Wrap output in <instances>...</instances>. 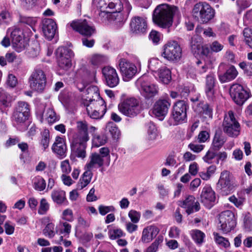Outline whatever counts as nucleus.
I'll return each mask as SVG.
<instances>
[{
	"label": "nucleus",
	"instance_id": "48",
	"mask_svg": "<svg viewBox=\"0 0 252 252\" xmlns=\"http://www.w3.org/2000/svg\"><path fill=\"white\" fill-rule=\"evenodd\" d=\"M60 233L64 235H69L71 230V225L66 222L60 221L58 226Z\"/></svg>",
	"mask_w": 252,
	"mask_h": 252
},
{
	"label": "nucleus",
	"instance_id": "22",
	"mask_svg": "<svg viewBox=\"0 0 252 252\" xmlns=\"http://www.w3.org/2000/svg\"><path fill=\"white\" fill-rule=\"evenodd\" d=\"M171 103L167 99H159L154 104L153 114L160 120H162L167 115Z\"/></svg>",
	"mask_w": 252,
	"mask_h": 252
},
{
	"label": "nucleus",
	"instance_id": "5",
	"mask_svg": "<svg viewBox=\"0 0 252 252\" xmlns=\"http://www.w3.org/2000/svg\"><path fill=\"white\" fill-rule=\"evenodd\" d=\"M187 105L183 100L178 101L173 105L171 116L167 121L168 125L177 126L187 121Z\"/></svg>",
	"mask_w": 252,
	"mask_h": 252
},
{
	"label": "nucleus",
	"instance_id": "47",
	"mask_svg": "<svg viewBox=\"0 0 252 252\" xmlns=\"http://www.w3.org/2000/svg\"><path fill=\"white\" fill-rule=\"evenodd\" d=\"M158 232L159 229L157 226L150 225L143 229L142 236H156Z\"/></svg>",
	"mask_w": 252,
	"mask_h": 252
},
{
	"label": "nucleus",
	"instance_id": "15",
	"mask_svg": "<svg viewBox=\"0 0 252 252\" xmlns=\"http://www.w3.org/2000/svg\"><path fill=\"white\" fill-rule=\"evenodd\" d=\"M249 90L243 86L235 84L230 89V95L233 101L238 105H241L250 97Z\"/></svg>",
	"mask_w": 252,
	"mask_h": 252
},
{
	"label": "nucleus",
	"instance_id": "35",
	"mask_svg": "<svg viewBox=\"0 0 252 252\" xmlns=\"http://www.w3.org/2000/svg\"><path fill=\"white\" fill-rule=\"evenodd\" d=\"M51 198L53 202L58 205L63 204L66 200L65 191L60 189H54L52 192Z\"/></svg>",
	"mask_w": 252,
	"mask_h": 252
},
{
	"label": "nucleus",
	"instance_id": "11",
	"mask_svg": "<svg viewBox=\"0 0 252 252\" xmlns=\"http://www.w3.org/2000/svg\"><path fill=\"white\" fill-rule=\"evenodd\" d=\"M218 227L224 233L233 230L236 225L234 213L229 210L221 212L219 216Z\"/></svg>",
	"mask_w": 252,
	"mask_h": 252
},
{
	"label": "nucleus",
	"instance_id": "64",
	"mask_svg": "<svg viewBox=\"0 0 252 252\" xmlns=\"http://www.w3.org/2000/svg\"><path fill=\"white\" fill-rule=\"evenodd\" d=\"M4 227L6 234L11 235L13 233L15 229V226L14 224L12 223L11 221H6L4 224Z\"/></svg>",
	"mask_w": 252,
	"mask_h": 252
},
{
	"label": "nucleus",
	"instance_id": "45",
	"mask_svg": "<svg viewBox=\"0 0 252 252\" xmlns=\"http://www.w3.org/2000/svg\"><path fill=\"white\" fill-rule=\"evenodd\" d=\"M12 100V97L11 96L2 89L0 88V102L3 105L8 106Z\"/></svg>",
	"mask_w": 252,
	"mask_h": 252
},
{
	"label": "nucleus",
	"instance_id": "23",
	"mask_svg": "<svg viewBox=\"0 0 252 252\" xmlns=\"http://www.w3.org/2000/svg\"><path fill=\"white\" fill-rule=\"evenodd\" d=\"M102 71L106 83L108 86L113 88L118 85L120 80L114 68L109 66H105Z\"/></svg>",
	"mask_w": 252,
	"mask_h": 252
},
{
	"label": "nucleus",
	"instance_id": "17",
	"mask_svg": "<svg viewBox=\"0 0 252 252\" xmlns=\"http://www.w3.org/2000/svg\"><path fill=\"white\" fill-rule=\"evenodd\" d=\"M59 67L63 70H67L71 66V58L73 56L72 51L68 48L60 47L56 51Z\"/></svg>",
	"mask_w": 252,
	"mask_h": 252
},
{
	"label": "nucleus",
	"instance_id": "58",
	"mask_svg": "<svg viewBox=\"0 0 252 252\" xmlns=\"http://www.w3.org/2000/svg\"><path fill=\"white\" fill-rule=\"evenodd\" d=\"M36 0H20V5L23 8L29 10L35 4Z\"/></svg>",
	"mask_w": 252,
	"mask_h": 252
},
{
	"label": "nucleus",
	"instance_id": "53",
	"mask_svg": "<svg viewBox=\"0 0 252 252\" xmlns=\"http://www.w3.org/2000/svg\"><path fill=\"white\" fill-rule=\"evenodd\" d=\"M61 218L63 220L67 221H72L73 220L72 210L69 208L64 210L62 213Z\"/></svg>",
	"mask_w": 252,
	"mask_h": 252
},
{
	"label": "nucleus",
	"instance_id": "43",
	"mask_svg": "<svg viewBox=\"0 0 252 252\" xmlns=\"http://www.w3.org/2000/svg\"><path fill=\"white\" fill-rule=\"evenodd\" d=\"M225 142L224 137L219 134H216L213 140L211 148L218 150L220 149Z\"/></svg>",
	"mask_w": 252,
	"mask_h": 252
},
{
	"label": "nucleus",
	"instance_id": "38",
	"mask_svg": "<svg viewBox=\"0 0 252 252\" xmlns=\"http://www.w3.org/2000/svg\"><path fill=\"white\" fill-rule=\"evenodd\" d=\"M107 57L104 55L101 54H94L91 56L90 62L93 65L95 66H98L99 65L105 63L107 61Z\"/></svg>",
	"mask_w": 252,
	"mask_h": 252
},
{
	"label": "nucleus",
	"instance_id": "41",
	"mask_svg": "<svg viewBox=\"0 0 252 252\" xmlns=\"http://www.w3.org/2000/svg\"><path fill=\"white\" fill-rule=\"evenodd\" d=\"M77 127L79 130V132L77 134L75 138L81 139V138L83 137L85 134L87 136H89L87 133V124L85 121L78 122L77 123Z\"/></svg>",
	"mask_w": 252,
	"mask_h": 252
},
{
	"label": "nucleus",
	"instance_id": "61",
	"mask_svg": "<svg viewBox=\"0 0 252 252\" xmlns=\"http://www.w3.org/2000/svg\"><path fill=\"white\" fill-rule=\"evenodd\" d=\"M210 49L212 52H219L223 48V45L217 41L213 42L210 46Z\"/></svg>",
	"mask_w": 252,
	"mask_h": 252
},
{
	"label": "nucleus",
	"instance_id": "30",
	"mask_svg": "<svg viewBox=\"0 0 252 252\" xmlns=\"http://www.w3.org/2000/svg\"><path fill=\"white\" fill-rule=\"evenodd\" d=\"M216 84L215 75L210 73L206 76L205 86V93L209 99H212L215 94Z\"/></svg>",
	"mask_w": 252,
	"mask_h": 252
},
{
	"label": "nucleus",
	"instance_id": "21",
	"mask_svg": "<svg viewBox=\"0 0 252 252\" xmlns=\"http://www.w3.org/2000/svg\"><path fill=\"white\" fill-rule=\"evenodd\" d=\"M201 201L207 208L210 209L215 203L216 195L211 186L206 185L203 188L201 195Z\"/></svg>",
	"mask_w": 252,
	"mask_h": 252
},
{
	"label": "nucleus",
	"instance_id": "12",
	"mask_svg": "<svg viewBox=\"0 0 252 252\" xmlns=\"http://www.w3.org/2000/svg\"><path fill=\"white\" fill-rule=\"evenodd\" d=\"M223 130L229 136L232 137H236L240 134V124L236 120L231 111H229L224 118Z\"/></svg>",
	"mask_w": 252,
	"mask_h": 252
},
{
	"label": "nucleus",
	"instance_id": "14",
	"mask_svg": "<svg viewBox=\"0 0 252 252\" xmlns=\"http://www.w3.org/2000/svg\"><path fill=\"white\" fill-rule=\"evenodd\" d=\"M89 140V137L84 135L81 139L74 138L71 145V155L70 158L72 159L74 157L84 159L86 157V149L87 146V142Z\"/></svg>",
	"mask_w": 252,
	"mask_h": 252
},
{
	"label": "nucleus",
	"instance_id": "24",
	"mask_svg": "<svg viewBox=\"0 0 252 252\" xmlns=\"http://www.w3.org/2000/svg\"><path fill=\"white\" fill-rule=\"evenodd\" d=\"M160 83L168 84L171 81V70L165 65H162L153 75Z\"/></svg>",
	"mask_w": 252,
	"mask_h": 252
},
{
	"label": "nucleus",
	"instance_id": "7",
	"mask_svg": "<svg viewBox=\"0 0 252 252\" xmlns=\"http://www.w3.org/2000/svg\"><path fill=\"white\" fill-rule=\"evenodd\" d=\"M118 110L124 115L134 118L141 111L139 100L134 97L127 98L119 104Z\"/></svg>",
	"mask_w": 252,
	"mask_h": 252
},
{
	"label": "nucleus",
	"instance_id": "46",
	"mask_svg": "<svg viewBox=\"0 0 252 252\" xmlns=\"http://www.w3.org/2000/svg\"><path fill=\"white\" fill-rule=\"evenodd\" d=\"M50 142V134L48 130H44L42 133L40 144L42 147V150L45 151L48 148Z\"/></svg>",
	"mask_w": 252,
	"mask_h": 252
},
{
	"label": "nucleus",
	"instance_id": "31",
	"mask_svg": "<svg viewBox=\"0 0 252 252\" xmlns=\"http://www.w3.org/2000/svg\"><path fill=\"white\" fill-rule=\"evenodd\" d=\"M238 72L234 66H230L224 73L219 72L218 76L222 83L228 82L234 80L238 75Z\"/></svg>",
	"mask_w": 252,
	"mask_h": 252
},
{
	"label": "nucleus",
	"instance_id": "29",
	"mask_svg": "<svg viewBox=\"0 0 252 252\" xmlns=\"http://www.w3.org/2000/svg\"><path fill=\"white\" fill-rule=\"evenodd\" d=\"M89 160L85 166V169L91 171L102 166L104 164V159L97 153H92L89 157Z\"/></svg>",
	"mask_w": 252,
	"mask_h": 252
},
{
	"label": "nucleus",
	"instance_id": "19",
	"mask_svg": "<svg viewBox=\"0 0 252 252\" xmlns=\"http://www.w3.org/2000/svg\"><path fill=\"white\" fill-rule=\"evenodd\" d=\"M70 26L81 34L90 36L95 32V28L93 24L86 20H78L70 23Z\"/></svg>",
	"mask_w": 252,
	"mask_h": 252
},
{
	"label": "nucleus",
	"instance_id": "51",
	"mask_svg": "<svg viewBox=\"0 0 252 252\" xmlns=\"http://www.w3.org/2000/svg\"><path fill=\"white\" fill-rule=\"evenodd\" d=\"M128 217L133 223H138L141 218V213L135 210H130L128 213Z\"/></svg>",
	"mask_w": 252,
	"mask_h": 252
},
{
	"label": "nucleus",
	"instance_id": "40",
	"mask_svg": "<svg viewBox=\"0 0 252 252\" xmlns=\"http://www.w3.org/2000/svg\"><path fill=\"white\" fill-rule=\"evenodd\" d=\"M107 140V137L104 134H94L93 136L92 140L93 146L95 147H98L100 146L104 145L106 143Z\"/></svg>",
	"mask_w": 252,
	"mask_h": 252
},
{
	"label": "nucleus",
	"instance_id": "2",
	"mask_svg": "<svg viewBox=\"0 0 252 252\" xmlns=\"http://www.w3.org/2000/svg\"><path fill=\"white\" fill-rule=\"evenodd\" d=\"M178 12V9L175 6L166 3L159 4L153 11V21L160 28H169L173 24L174 16Z\"/></svg>",
	"mask_w": 252,
	"mask_h": 252
},
{
	"label": "nucleus",
	"instance_id": "49",
	"mask_svg": "<svg viewBox=\"0 0 252 252\" xmlns=\"http://www.w3.org/2000/svg\"><path fill=\"white\" fill-rule=\"evenodd\" d=\"M50 204L47 200L43 198L40 200L38 213L40 215H45L49 210Z\"/></svg>",
	"mask_w": 252,
	"mask_h": 252
},
{
	"label": "nucleus",
	"instance_id": "9",
	"mask_svg": "<svg viewBox=\"0 0 252 252\" xmlns=\"http://www.w3.org/2000/svg\"><path fill=\"white\" fill-rule=\"evenodd\" d=\"M161 55L169 62L177 63L181 59L182 50L177 41H169L163 46Z\"/></svg>",
	"mask_w": 252,
	"mask_h": 252
},
{
	"label": "nucleus",
	"instance_id": "59",
	"mask_svg": "<svg viewBox=\"0 0 252 252\" xmlns=\"http://www.w3.org/2000/svg\"><path fill=\"white\" fill-rule=\"evenodd\" d=\"M17 84L18 80L16 76L12 74H9L6 80L7 85L10 88H13L16 86Z\"/></svg>",
	"mask_w": 252,
	"mask_h": 252
},
{
	"label": "nucleus",
	"instance_id": "1",
	"mask_svg": "<svg viewBox=\"0 0 252 252\" xmlns=\"http://www.w3.org/2000/svg\"><path fill=\"white\" fill-rule=\"evenodd\" d=\"M86 92L89 95L84 102L88 115L94 119L103 117L106 112V106L103 99L99 97L98 88L95 86L89 87Z\"/></svg>",
	"mask_w": 252,
	"mask_h": 252
},
{
	"label": "nucleus",
	"instance_id": "27",
	"mask_svg": "<svg viewBox=\"0 0 252 252\" xmlns=\"http://www.w3.org/2000/svg\"><path fill=\"white\" fill-rule=\"evenodd\" d=\"M52 150L61 158L66 157L67 148L65 140L63 137L58 136L56 137L55 141L52 146Z\"/></svg>",
	"mask_w": 252,
	"mask_h": 252
},
{
	"label": "nucleus",
	"instance_id": "6",
	"mask_svg": "<svg viewBox=\"0 0 252 252\" xmlns=\"http://www.w3.org/2000/svg\"><path fill=\"white\" fill-rule=\"evenodd\" d=\"M135 85L140 94L146 99H150L158 94V86L151 83L146 75H143L138 78Z\"/></svg>",
	"mask_w": 252,
	"mask_h": 252
},
{
	"label": "nucleus",
	"instance_id": "25",
	"mask_svg": "<svg viewBox=\"0 0 252 252\" xmlns=\"http://www.w3.org/2000/svg\"><path fill=\"white\" fill-rule=\"evenodd\" d=\"M57 29V24L53 20L45 19L43 20L42 31L44 36L48 40L54 37Z\"/></svg>",
	"mask_w": 252,
	"mask_h": 252
},
{
	"label": "nucleus",
	"instance_id": "42",
	"mask_svg": "<svg viewBox=\"0 0 252 252\" xmlns=\"http://www.w3.org/2000/svg\"><path fill=\"white\" fill-rule=\"evenodd\" d=\"M161 65L162 62L158 58H151L148 62V68L152 71L153 75L159 68L162 66Z\"/></svg>",
	"mask_w": 252,
	"mask_h": 252
},
{
	"label": "nucleus",
	"instance_id": "44",
	"mask_svg": "<svg viewBox=\"0 0 252 252\" xmlns=\"http://www.w3.org/2000/svg\"><path fill=\"white\" fill-rule=\"evenodd\" d=\"M30 108L29 105L24 101H19L13 112H17L19 113L29 114Z\"/></svg>",
	"mask_w": 252,
	"mask_h": 252
},
{
	"label": "nucleus",
	"instance_id": "26",
	"mask_svg": "<svg viewBox=\"0 0 252 252\" xmlns=\"http://www.w3.org/2000/svg\"><path fill=\"white\" fill-rule=\"evenodd\" d=\"M29 116V114L13 112L12 115L13 124L20 130H25L29 125V123L27 122Z\"/></svg>",
	"mask_w": 252,
	"mask_h": 252
},
{
	"label": "nucleus",
	"instance_id": "37",
	"mask_svg": "<svg viewBox=\"0 0 252 252\" xmlns=\"http://www.w3.org/2000/svg\"><path fill=\"white\" fill-rule=\"evenodd\" d=\"M32 182L33 188L37 191H43L46 188V181L41 176H36L34 177Z\"/></svg>",
	"mask_w": 252,
	"mask_h": 252
},
{
	"label": "nucleus",
	"instance_id": "32",
	"mask_svg": "<svg viewBox=\"0 0 252 252\" xmlns=\"http://www.w3.org/2000/svg\"><path fill=\"white\" fill-rule=\"evenodd\" d=\"M158 137V132L156 126L152 123L149 124L147 133L145 137L146 143L148 146L153 145Z\"/></svg>",
	"mask_w": 252,
	"mask_h": 252
},
{
	"label": "nucleus",
	"instance_id": "60",
	"mask_svg": "<svg viewBox=\"0 0 252 252\" xmlns=\"http://www.w3.org/2000/svg\"><path fill=\"white\" fill-rule=\"evenodd\" d=\"M115 210V209L113 206L100 205L98 207L99 212L102 216L105 215L109 212H114Z\"/></svg>",
	"mask_w": 252,
	"mask_h": 252
},
{
	"label": "nucleus",
	"instance_id": "4",
	"mask_svg": "<svg viewBox=\"0 0 252 252\" xmlns=\"http://www.w3.org/2000/svg\"><path fill=\"white\" fill-rule=\"evenodd\" d=\"M191 15L197 21L206 23L213 18L215 11L208 3L199 2L193 6Z\"/></svg>",
	"mask_w": 252,
	"mask_h": 252
},
{
	"label": "nucleus",
	"instance_id": "62",
	"mask_svg": "<svg viewBox=\"0 0 252 252\" xmlns=\"http://www.w3.org/2000/svg\"><path fill=\"white\" fill-rule=\"evenodd\" d=\"M109 236H122L123 235V231L116 227H110L109 228Z\"/></svg>",
	"mask_w": 252,
	"mask_h": 252
},
{
	"label": "nucleus",
	"instance_id": "39",
	"mask_svg": "<svg viewBox=\"0 0 252 252\" xmlns=\"http://www.w3.org/2000/svg\"><path fill=\"white\" fill-rule=\"evenodd\" d=\"M217 168L215 165H210L207 167L206 171H201L199 173V177L204 181L209 180L215 174Z\"/></svg>",
	"mask_w": 252,
	"mask_h": 252
},
{
	"label": "nucleus",
	"instance_id": "57",
	"mask_svg": "<svg viewBox=\"0 0 252 252\" xmlns=\"http://www.w3.org/2000/svg\"><path fill=\"white\" fill-rule=\"evenodd\" d=\"M229 200L237 207H240L245 201V198L243 197L237 198L235 196L232 195L229 197Z\"/></svg>",
	"mask_w": 252,
	"mask_h": 252
},
{
	"label": "nucleus",
	"instance_id": "8",
	"mask_svg": "<svg viewBox=\"0 0 252 252\" xmlns=\"http://www.w3.org/2000/svg\"><path fill=\"white\" fill-rule=\"evenodd\" d=\"M119 66L123 80L128 82L137 73L138 69L141 66V62L137 59L135 64L125 58H121L119 61Z\"/></svg>",
	"mask_w": 252,
	"mask_h": 252
},
{
	"label": "nucleus",
	"instance_id": "34",
	"mask_svg": "<svg viewBox=\"0 0 252 252\" xmlns=\"http://www.w3.org/2000/svg\"><path fill=\"white\" fill-rule=\"evenodd\" d=\"M92 171L86 169V171L84 172L79 182L77 184V189L81 190L90 183L92 178Z\"/></svg>",
	"mask_w": 252,
	"mask_h": 252
},
{
	"label": "nucleus",
	"instance_id": "28",
	"mask_svg": "<svg viewBox=\"0 0 252 252\" xmlns=\"http://www.w3.org/2000/svg\"><path fill=\"white\" fill-rule=\"evenodd\" d=\"M180 206L186 210L187 213L189 215L199 210V203L195 201L193 196H188L185 200L181 202Z\"/></svg>",
	"mask_w": 252,
	"mask_h": 252
},
{
	"label": "nucleus",
	"instance_id": "16",
	"mask_svg": "<svg viewBox=\"0 0 252 252\" xmlns=\"http://www.w3.org/2000/svg\"><path fill=\"white\" fill-rule=\"evenodd\" d=\"M30 88L34 91L42 92L46 86V75L41 69H35L29 78Z\"/></svg>",
	"mask_w": 252,
	"mask_h": 252
},
{
	"label": "nucleus",
	"instance_id": "63",
	"mask_svg": "<svg viewBox=\"0 0 252 252\" xmlns=\"http://www.w3.org/2000/svg\"><path fill=\"white\" fill-rule=\"evenodd\" d=\"M198 171L199 165L196 162H193L189 165V172L192 176H196L198 173Z\"/></svg>",
	"mask_w": 252,
	"mask_h": 252
},
{
	"label": "nucleus",
	"instance_id": "54",
	"mask_svg": "<svg viewBox=\"0 0 252 252\" xmlns=\"http://www.w3.org/2000/svg\"><path fill=\"white\" fill-rule=\"evenodd\" d=\"M54 227L55 225L54 223L52 222L48 223L43 229V234L46 236H54L55 235Z\"/></svg>",
	"mask_w": 252,
	"mask_h": 252
},
{
	"label": "nucleus",
	"instance_id": "33",
	"mask_svg": "<svg viewBox=\"0 0 252 252\" xmlns=\"http://www.w3.org/2000/svg\"><path fill=\"white\" fill-rule=\"evenodd\" d=\"M195 38H192L191 43V47L192 52L197 54H201L207 56L210 50L206 46H202L201 41L195 42Z\"/></svg>",
	"mask_w": 252,
	"mask_h": 252
},
{
	"label": "nucleus",
	"instance_id": "56",
	"mask_svg": "<svg viewBox=\"0 0 252 252\" xmlns=\"http://www.w3.org/2000/svg\"><path fill=\"white\" fill-rule=\"evenodd\" d=\"M161 38V34L156 31H152L150 33L149 38L154 44H158Z\"/></svg>",
	"mask_w": 252,
	"mask_h": 252
},
{
	"label": "nucleus",
	"instance_id": "3",
	"mask_svg": "<svg viewBox=\"0 0 252 252\" xmlns=\"http://www.w3.org/2000/svg\"><path fill=\"white\" fill-rule=\"evenodd\" d=\"M92 3L99 11L101 20L114 11L123 10L124 6L128 11L131 8L128 0H93Z\"/></svg>",
	"mask_w": 252,
	"mask_h": 252
},
{
	"label": "nucleus",
	"instance_id": "18",
	"mask_svg": "<svg viewBox=\"0 0 252 252\" xmlns=\"http://www.w3.org/2000/svg\"><path fill=\"white\" fill-rule=\"evenodd\" d=\"M129 27L132 33L137 35L144 34L148 30L147 19L143 16H134L131 19Z\"/></svg>",
	"mask_w": 252,
	"mask_h": 252
},
{
	"label": "nucleus",
	"instance_id": "20",
	"mask_svg": "<svg viewBox=\"0 0 252 252\" xmlns=\"http://www.w3.org/2000/svg\"><path fill=\"white\" fill-rule=\"evenodd\" d=\"M122 11V10L114 11L109 14L108 16H106V18H103L101 20L116 28L121 27L124 25L127 18V15L123 13Z\"/></svg>",
	"mask_w": 252,
	"mask_h": 252
},
{
	"label": "nucleus",
	"instance_id": "10",
	"mask_svg": "<svg viewBox=\"0 0 252 252\" xmlns=\"http://www.w3.org/2000/svg\"><path fill=\"white\" fill-rule=\"evenodd\" d=\"M10 40L13 48L18 52H21L26 49L28 45V39L25 37L22 29L13 27L8 29Z\"/></svg>",
	"mask_w": 252,
	"mask_h": 252
},
{
	"label": "nucleus",
	"instance_id": "36",
	"mask_svg": "<svg viewBox=\"0 0 252 252\" xmlns=\"http://www.w3.org/2000/svg\"><path fill=\"white\" fill-rule=\"evenodd\" d=\"M41 119L42 122L45 119L48 124H52L58 121L59 120V118L57 116L53 108H48L43 114Z\"/></svg>",
	"mask_w": 252,
	"mask_h": 252
},
{
	"label": "nucleus",
	"instance_id": "52",
	"mask_svg": "<svg viewBox=\"0 0 252 252\" xmlns=\"http://www.w3.org/2000/svg\"><path fill=\"white\" fill-rule=\"evenodd\" d=\"M60 168L63 174H69L71 171V166L68 159H65L60 162Z\"/></svg>",
	"mask_w": 252,
	"mask_h": 252
},
{
	"label": "nucleus",
	"instance_id": "50",
	"mask_svg": "<svg viewBox=\"0 0 252 252\" xmlns=\"http://www.w3.org/2000/svg\"><path fill=\"white\" fill-rule=\"evenodd\" d=\"M216 156H217V154L215 152V149L211 147L202 158L204 162L210 164L212 163V160Z\"/></svg>",
	"mask_w": 252,
	"mask_h": 252
},
{
	"label": "nucleus",
	"instance_id": "55",
	"mask_svg": "<svg viewBox=\"0 0 252 252\" xmlns=\"http://www.w3.org/2000/svg\"><path fill=\"white\" fill-rule=\"evenodd\" d=\"M21 22L25 23L34 30V26L37 24V18L36 17H24L22 18Z\"/></svg>",
	"mask_w": 252,
	"mask_h": 252
},
{
	"label": "nucleus",
	"instance_id": "13",
	"mask_svg": "<svg viewBox=\"0 0 252 252\" xmlns=\"http://www.w3.org/2000/svg\"><path fill=\"white\" fill-rule=\"evenodd\" d=\"M236 186L237 184L229 171L224 170L220 173L217 188L222 194L230 193L235 190Z\"/></svg>",
	"mask_w": 252,
	"mask_h": 252
}]
</instances>
